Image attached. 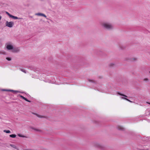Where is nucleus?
<instances>
[{"mask_svg": "<svg viewBox=\"0 0 150 150\" xmlns=\"http://www.w3.org/2000/svg\"><path fill=\"white\" fill-rule=\"evenodd\" d=\"M35 114L37 115V116L38 117H39L42 118V117H43L42 116H40V115H38L37 114Z\"/></svg>", "mask_w": 150, "mask_h": 150, "instance_id": "obj_17", "label": "nucleus"}, {"mask_svg": "<svg viewBox=\"0 0 150 150\" xmlns=\"http://www.w3.org/2000/svg\"><path fill=\"white\" fill-rule=\"evenodd\" d=\"M19 51V49L18 48H17L16 49H14L13 50V52H17Z\"/></svg>", "mask_w": 150, "mask_h": 150, "instance_id": "obj_12", "label": "nucleus"}, {"mask_svg": "<svg viewBox=\"0 0 150 150\" xmlns=\"http://www.w3.org/2000/svg\"><path fill=\"white\" fill-rule=\"evenodd\" d=\"M18 136L20 137H25V136H24L23 135H22L21 134H18Z\"/></svg>", "mask_w": 150, "mask_h": 150, "instance_id": "obj_14", "label": "nucleus"}, {"mask_svg": "<svg viewBox=\"0 0 150 150\" xmlns=\"http://www.w3.org/2000/svg\"><path fill=\"white\" fill-rule=\"evenodd\" d=\"M20 97L21 98H22V99H24L25 100V101H27V102H30V101L28 100L26 98H25V97H24V96H21V95H20Z\"/></svg>", "mask_w": 150, "mask_h": 150, "instance_id": "obj_4", "label": "nucleus"}, {"mask_svg": "<svg viewBox=\"0 0 150 150\" xmlns=\"http://www.w3.org/2000/svg\"><path fill=\"white\" fill-rule=\"evenodd\" d=\"M4 91H13L15 92H17L18 91H14L13 90H4Z\"/></svg>", "mask_w": 150, "mask_h": 150, "instance_id": "obj_13", "label": "nucleus"}, {"mask_svg": "<svg viewBox=\"0 0 150 150\" xmlns=\"http://www.w3.org/2000/svg\"><path fill=\"white\" fill-rule=\"evenodd\" d=\"M11 146L12 147H13L14 148H15V149H17L16 147L14 145H11Z\"/></svg>", "mask_w": 150, "mask_h": 150, "instance_id": "obj_16", "label": "nucleus"}, {"mask_svg": "<svg viewBox=\"0 0 150 150\" xmlns=\"http://www.w3.org/2000/svg\"><path fill=\"white\" fill-rule=\"evenodd\" d=\"M6 59L8 60V61H10L11 59V58H8V57H7L6 58Z\"/></svg>", "mask_w": 150, "mask_h": 150, "instance_id": "obj_20", "label": "nucleus"}, {"mask_svg": "<svg viewBox=\"0 0 150 150\" xmlns=\"http://www.w3.org/2000/svg\"><path fill=\"white\" fill-rule=\"evenodd\" d=\"M4 132H6L7 133H10V131L9 130H5L4 131Z\"/></svg>", "mask_w": 150, "mask_h": 150, "instance_id": "obj_11", "label": "nucleus"}, {"mask_svg": "<svg viewBox=\"0 0 150 150\" xmlns=\"http://www.w3.org/2000/svg\"><path fill=\"white\" fill-rule=\"evenodd\" d=\"M36 15L38 16H42L44 17H45V18L46 17V16L44 14H43V13H38L36 14Z\"/></svg>", "mask_w": 150, "mask_h": 150, "instance_id": "obj_6", "label": "nucleus"}, {"mask_svg": "<svg viewBox=\"0 0 150 150\" xmlns=\"http://www.w3.org/2000/svg\"><path fill=\"white\" fill-rule=\"evenodd\" d=\"M10 137L12 138H15L16 137V135L14 134H12L10 135Z\"/></svg>", "mask_w": 150, "mask_h": 150, "instance_id": "obj_8", "label": "nucleus"}, {"mask_svg": "<svg viewBox=\"0 0 150 150\" xmlns=\"http://www.w3.org/2000/svg\"><path fill=\"white\" fill-rule=\"evenodd\" d=\"M1 17H0V20H1Z\"/></svg>", "mask_w": 150, "mask_h": 150, "instance_id": "obj_24", "label": "nucleus"}, {"mask_svg": "<svg viewBox=\"0 0 150 150\" xmlns=\"http://www.w3.org/2000/svg\"><path fill=\"white\" fill-rule=\"evenodd\" d=\"M103 25L105 28L108 29H110L112 28V25L108 23H104L103 24Z\"/></svg>", "mask_w": 150, "mask_h": 150, "instance_id": "obj_1", "label": "nucleus"}, {"mask_svg": "<svg viewBox=\"0 0 150 150\" xmlns=\"http://www.w3.org/2000/svg\"><path fill=\"white\" fill-rule=\"evenodd\" d=\"M88 81L90 82H94V81L91 80H89Z\"/></svg>", "mask_w": 150, "mask_h": 150, "instance_id": "obj_21", "label": "nucleus"}, {"mask_svg": "<svg viewBox=\"0 0 150 150\" xmlns=\"http://www.w3.org/2000/svg\"><path fill=\"white\" fill-rule=\"evenodd\" d=\"M6 48L8 50H11L13 49V47L11 45H8L7 46Z\"/></svg>", "mask_w": 150, "mask_h": 150, "instance_id": "obj_3", "label": "nucleus"}, {"mask_svg": "<svg viewBox=\"0 0 150 150\" xmlns=\"http://www.w3.org/2000/svg\"><path fill=\"white\" fill-rule=\"evenodd\" d=\"M114 65V64H110V66H112V65Z\"/></svg>", "mask_w": 150, "mask_h": 150, "instance_id": "obj_22", "label": "nucleus"}, {"mask_svg": "<svg viewBox=\"0 0 150 150\" xmlns=\"http://www.w3.org/2000/svg\"><path fill=\"white\" fill-rule=\"evenodd\" d=\"M6 13L7 14H8V16H9L10 17H11V16H12V15L10 14L8 12H6Z\"/></svg>", "mask_w": 150, "mask_h": 150, "instance_id": "obj_15", "label": "nucleus"}, {"mask_svg": "<svg viewBox=\"0 0 150 150\" xmlns=\"http://www.w3.org/2000/svg\"><path fill=\"white\" fill-rule=\"evenodd\" d=\"M149 80V79L148 78H145L144 79V81H146Z\"/></svg>", "mask_w": 150, "mask_h": 150, "instance_id": "obj_19", "label": "nucleus"}, {"mask_svg": "<svg viewBox=\"0 0 150 150\" xmlns=\"http://www.w3.org/2000/svg\"><path fill=\"white\" fill-rule=\"evenodd\" d=\"M117 128L118 129L121 130H124V127L122 126H118L117 127Z\"/></svg>", "mask_w": 150, "mask_h": 150, "instance_id": "obj_5", "label": "nucleus"}, {"mask_svg": "<svg viewBox=\"0 0 150 150\" xmlns=\"http://www.w3.org/2000/svg\"><path fill=\"white\" fill-rule=\"evenodd\" d=\"M122 99H124L125 100H127L129 101V102H132L130 100H129L127 99V98H125V97H122Z\"/></svg>", "mask_w": 150, "mask_h": 150, "instance_id": "obj_10", "label": "nucleus"}, {"mask_svg": "<svg viewBox=\"0 0 150 150\" xmlns=\"http://www.w3.org/2000/svg\"><path fill=\"white\" fill-rule=\"evenodd\" d=\"M11 18L14 19H18V17H17L16 16H14L13 15H12V16H11Z\"/></svg>", "mask_w": 150, "mask_h": 150, "instance_id": "obj_7", "label": "nucleus"}, {"mask_svg": "<svg viewBox=\"0 0 150 150\" xmlns=\"http://www.w3.org/2000/svg\"><path fill=\"white\" fill-rule=\"evenodd\" d=\"M13 23L12 22H8L6 21V25L10 28L12 27L13 25Z\"/></svg>", "mask_w": 150, "mask_h": 150, "instance_id": "obj_2", "label": "nucleus"}, {"mask_svg": "<svg viewBox=\"0 0 150 150\" xmlns=\"http://www.w3.org/2000/svg\"><path fill=\"white\" fill-rule=\"evenodd\" d=\"M21 70L23 71V72H24L25 73H26V72L25 71V70L24 69H21Z\"/></svg>", "mask_w": 150, "mask_h": 150, "instance_id": "obj_18", "label": "nucleus"}, {"mask_svg": "<svg viewBox=\"0 0 150 150\" xmlns=\"http://www.w3.org/2000/svg\"><path fill=\"white\" fill-rule=\"evenodd\" d=\"M118 94L120 95V96H124L125 97H127V96L124 94H121L120 93H118Z\"/></svg>", "mask_w": 150, "mask_h": 150, "instance_id": "obj_9", "label": "nucleus"}, {"mask_svg": "<svg viewBox=\"0 0 150 150\" xmlns=\"http://www.w3.org/2000/svg\"><path fill=\"white\" fill-rule=\"evenodd\" d=\"M149 73H150V71L149 72Z\"/></svg>", "mask_w": 150, "mask_h": 150, "instance_id": "obj_25", "label": "nucleus"}, {"mask_svg": "<svg viewBox=\"0 0 150 150\" xmlns=\"http://www.w3.org/2000/svg\"><path fill=\"white\" fill-rule=\"evenodd\" d=\"M146 103L150 105V103H148V102H147Z\"/></svg>", "mask_w": 150, "mask_h": 150, "instance_id": "obj_23", "label": "nucleus"}]
</instances>
